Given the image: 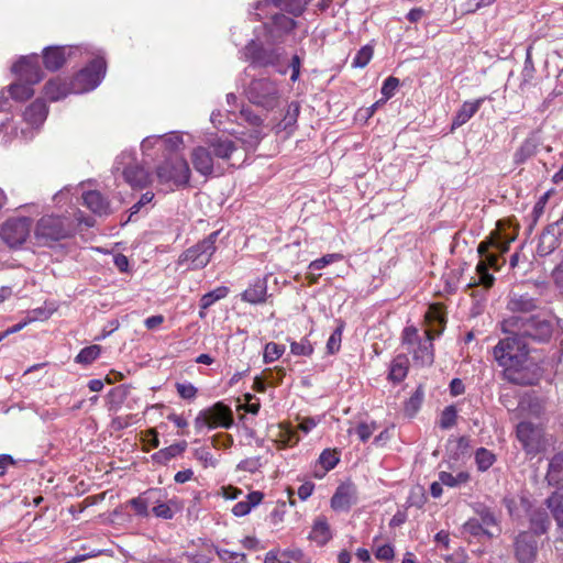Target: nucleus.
<instances>
[{
	"mask_svg": "<svg viewBox=\"0 0 563 563\" xmlns=\"http://www.w3.org/2000/svg\"><path fill=\"white\" fill-rule=\"evenodd\" d=\"M510 335L500 340L494 347V357L504 368L508 380L519 385H531L536 377L530 373L534 364L530 361L525 339L518 330L506 331Z\"/></svg>",
	"mask_w": 563,
	"mask_h": 563,
	"instance_id": "1",
	"label": "nucleus"
},
{
	"mask_svg": "<svg viewBox=\"0 0 563 563\" xmlns=\"http://www.w3.org/2000/svg\"><path fill=\"white\" fill-rule=\"evenodd\" d=\"M444 317L439 306L429 307L426 313L427 327L420 331L413 325L406 327L401 333L405 350L418 366H430L434 361L432 341L444 330Z\"/></svg>",
	"mask_w": 563,
	"mask_h": 563,
	"instance_id": "2",
	"label": "nucleus"
},
{
	"mask_svg": "<svg viewBox=\"0 0 563 563\" xmlns=\"http://www.w3.org/2000/svg\"><path fill=\"white\" fill-rule=\"evenodd\" d=\"M303 9L302 0H258L253 14L257 20H267L264 21V26L272 41L275 42L295 26V21L279 11L299 15Z\"/></svg>",
	"mask_w": 563,
	"mask_h": 563,
	"instance_id": "3",
	"label": "nucleus"
},
{
	"mask_svg": "<svg viewBox=\"0 0 563 563\" xmlns=\"http://www.w3.org/2000/svg\"><path fill=\"white\" fill-rule=\"evenodd\" d=\"M12 71L16 75V81L9 86L10 96L16 101H24L31 98L34 93L33 86L40 82L43 77L38 56L21 57L13 65Z\"/></svg>",
	"mask_w": 563,
	"mask_h": 563,
	"instance_id": "4",
	"label": "nucleus"
},
{
	"mask_svg": "<svg viewBox=\"0 0 563 563\" xmlns=\"http://www.w3.org/2000/svg\"><path fill=\"white\" fill-rule=\"evenodd\" d=\"M512 241L514 238L503 239L500 233L496 232L489 240L479 243L477 252L481 255V261L476 265V273L479 284L484 287H492L495 280L494 276L488 273V268L499 269L498 256L494 253H489V247H494L498 250L500 254H504L509 250V244Z\"/></svg>",
	"mask_w": 563,
	"mask_h": 563,
	"instance_id": "5",
	"label": "nucleus"
},
{
	"mask_svg": "<svg viewBox=\"0 0 563 563\" xmlns=\"http://www.w3.org/2000/svg\"><path fill=\"white\" fill-rule=\"evenodd\" d=\"M190 168L184 157L172 155L156 168V179L163 190L184 187L190 179Z\"/></svg>",
	"mask_w": 563,
	"mask_h": 563,
	"instance_id": "6",
	"label": "nucleus"
},
{
	"mask_svg": "<svg viewBox=\"0 0 563 563\" xmlns=\"http://www.w3.org/2000/svg\"><path fill=\"white\" fill-rule=\"evenodd\" d=\"M73 234L69 219L59 216H43L35 224L34 239L38 245L48 246Z\"/></svg>",
	"mask_w": 563,
	"mask_h": 563,
	"instance_id": "7",
	"label": "nucleus"
},
{
	"mask_svg": "<svg viewBox=\"0 0 563 563\" xmlns=\"http://www.w3.org/2000/svg\"><path fill=\"white\" fill-rule=\"evenodd\" d=\"M236 100L238 99L234 93L227 95V103L230 107L228 110L229 117H233L232 120L239 121V124H247L249 132L246 134L243 131H233V133L242 141L244 145L254 147L262 137L263 120L246 108H242L239 114L234 113L232 108L236 104Z\"/></svg>",
	"mask_w": 563,
	"mask_h": 563,
	"instance_id": "8",
	"label": "nucleus"
},
{
	"mask_svg": "<svg viewBox=\"0 0 563 563\" xmlns=\"http://www.w3.org/2000/svg\"><path fill=\"white\" fill-rule=\"evenodd\" d=\"M503 330H518L522 338L529 336L536 341L545 342L552 335L553 325L551 321L539 316L528 319L511 317L503 322Z\"/></svg>",
	"mask_w": 563,
	"mask_h": 563,
	"instance_id": "9",
	"label": "nucleus"
},
{
	"mask_svg": "<svg viewBox=\"0 0 563 563\" xmlns=\"http://www.w3.org/2000/svg\"><path fill=\"white\" fill-rule=\"evenodd\" d=\"M246 96L250 102L267 111L278 107L282 99L280 88L268 78L253 80L247 88Z\"/></svg>",
	"mask_w": 563,
	"mask_h": 563,
	"instance_id": "10",
	"label": "nucleus"
},
{
	"mask_svg": "<svg viewBox=\"0 0 563 563\" xmlns=\"http://www.w3.org/2000/svg\"><path fill=\"white\" fill-rule=\"evenodd\" d=\"M106 74V62L103 57L97 56L87 67L81 69L70 82L73 93H84L93 90L99 86Z\"/></svg>",
	"mask_w": 563,
	"mask_h": 563,
	"instance_id": "11",
	"label": "nucleus"
},
{
	"mask_svg": "<svg viewBox=\"0 0 563 563\" xmlns=\"http://www.w3.org/2000/svg\"><path fill=\"white\" fill-rule=\"evenodd\" d=\"M195 428L200 432L203 428L217 429L224 428L229 429L233 424V416L231 409L222 402L200 410L195 418Z\"/></svg>",
	"mask_w": 563,
	"mask_h": 563,
	"instance_id": "12",
	"label": "nucleus"
},
{
	"mask_svg": "<svg viewBox=\"0 0 563 563\" xmlns=\"http://www.w3.org/2000/svg\"><path fill=\"white\" fill-rule=\"evenodd\" d=\"M219 232H212L205 240L188 249L180 256V264H186L189 268H203L210 262L216 252V241Z\"/></svg>",
	"mask_w": 563,
	"mask_h": 563,
	"instance_id": "13",
	"label": "nucleus"
},
{
	"mask_svg": "<svg viewBox=\"0 0 563 563\" xmlns=\"http://www.w3.org/2000/svg\"><path fill=\"white\" fill-rule=\"evenodd\" d=\"M31 232V220L25 217L7 220L0 230V236L10 247L22 245Z\"/></svg>",
	"mask_w": 563,
	"mask_h": 563,
	"instance_id": "14",
	"label": "nucleus"
},
{
	"mask_svg": "<svg viewBox=\"0 0 563 563\" xmlns=\"http://www.w3.org/2000/svg\"><path fill=\"white\" fill-rule=\"evenodd\" d=\"M244 56L255 66H274L282 75L287 71L286 67L282 65V54L278 49H265L254 41L244 48Z\"/></svg>",
	"mask_w": 563,
	"mask_h": 563,
	"instance_id": "15",
	"label": "nucleus"
},
{
	"mask_svg": "<svg viewBox=\"0 0 563 563\" xmlns=\"http://www.w3.org/2000/svg\"><path fill=\"white\" fill-rule=\"evenodd\" d=\"M517 438L528 454H537L545 449V440L540 428L530 422L517 426Z\"/></svg>",
	"mask_w": 563,
	"mask_h": 563,
	"instance_id": "16",
	"label": "nucleus"
},
{
	"mask_svg": "<svg viewBox=\"0 0 563 563\" xmlns=\"http://www.w3.org/2000/svg\"><path fill=\"white\" fill-rule=\"evenodd\" d=\"M77 54H82L79 46H55L47 47L44 51V64L48 70L59 69L65 62Z\"/></svg>",
	"mask_w": 563,
	"mask_h": 563,
	"instance_id": "17",
	"label": "nucleus"
},
{
	"mask_svg": "<svg viewBox=\"0 0 563 563\" xmlns=\"http://www.w3.org/2000/svg\"><path fill=\"white\" fill-rule=\"evenodd\" d=\"M357 501V492L353 484L343 483L338 486L331 498V508L338 512H347Z\"/></svg>",
	"mask_w": 563,
	"mask_h": 563,
	"instance_id": "18",
	"label": "nucleus"
},
{
	"mask_svg": "<svg viewBox=\"0 0 563 563\" xmlns=\"http://www.w3.org/2000/svg\"><path fill=\"white\" fill-rule=\"evenodd\" d=\"M126 156V154H121L115 162V170H122V174L124 176V179L126 183H129L132 187H144L150 181L148 174L140 166L133 165V166H126L122 169V159ZM128 157H130L128 155Z\"/></svg>",
	"mask_w": 563,
	"mask_h": 563,
	"instance_id": "19",
	"label": "nucleus"
},
{
	"mask_svg": "<svg viewBox=\"0 0 563 563\" xmlns=\"http://www.w3.org/2000/svg\"><path fill=\"white\" fill-rule=\"evenodd\" d=\"M158 490L148 489L137 497L130 499L128 504L134 509L135 515L146 518L150 515V506L158 503Z\"/></svg>",
	"mask_w": 563,
	"mask_h": 563,
	"instance_id": "20",
	"label": "nucleus"
},
{
	"mask_svg": "<svg viewBox=\"0 0 563 563\" xmlns=\"http://www.w3.org/2000/svg\"><path fill=\"white\" fill-rule=\"evenodd\" d=\"M47 115L46 104L42 100L34 101L30 107L24 111L23 118L24 122L29 125L31 130L38 129L43 122L45 121Z\"/></svg>",
	"mask_w": 563,
	"mask_h": 563,
	"instance_id": "21",
	"label": "nucleus"
},
{
	"mask_svg": "<svg viewBox=\"0 0 563 563\" xmlns=\"http://www.w3.org/2000/svg\"><path fill=\"white\" fill-rule=\"evenodd\" d=\"M267 297V277L257 278L242 294V300L252 305L263 303Z\"/></svg>",
	"mask_w": 563,
	"mask_h": 563,
	"instance_id": "22",
	"label": "nucleus"
},
{
	"mask_svg": "<svg viewBox=\"0 0 563 563\" xmlns=\"http://www.w3.org/2000/svg\"><path fill=\"white\" fill-rule=\"evenodd\" d=\"M191 162L194 168L203 176L213 172V158L205 146H197L192 150Z\"/></svg>",
	"mask_w": 563,
	"mask_h": 563,
	"instance_id": "23",
	"label": "nucleus"
},
{
	"mask_svg": "<svg viewBox=\"0 0 563 563\" xmlns=\"http://www.w3.org/2000/svg\"><path fill=\"white\" fill-rule=\"evenodd\" d=\"M309 539L318 545H324L332 539V531L324 516H318L314 519Z\"/></svg>",
	"mask_w": 563,
	"mask_h": 563,
	"instance_id": "24",
	"label": "nucleus"
},
{
	"mask_svg": "<svg viewBox=\"0 0 563 563\" xmlns=\"http://www.w3.org/2000/svg\"><path fill=\"white\" fill-rule=\"evenodd\" d=\"M82 199L87 208L98 216H107L111 212L108 200L99 191L91 190L82 194Z\"/></svg>",
	"mask_w": 563,
	"mask_h": 563,
	"instance_id": "25",
	"label": "nucleus"
},
{
	"mask_svg": "<svg viewBox=\"0 0 563 563\" xmlns=\"http://www.w3.org/2000/svg\"><path fill=\"white\" fill-rule=\"evenodd\" d=\"M483 102V98L476 99L474 101H465L456 112L452 121L451 129L455 130L465 124L479 110Z\"/></svg>",
	"mask_w": 563,
	"mask_h": 563,
	"instance_id": "26",
	"label": "nucleus"
},
{
	"mask_svg": "<svg viewBox=\"0 0 563 563\" xmlns=\"http://www.w3.org/2000/svg\"><path fill=\"white\" fill-rule=\"evenodd\" d=\"M69 93H73L70 84L63 81L60 78L48 80L44 87V96L49 101H58Z\"/></svg>",
	"mask_w": 563,
	"mask_h": 563,
	"instance_id": "27",
	"label": "nucleus"
},
{
	"mask_svg": "<svg viewBox=\"0 0 563 563\" xmlns=\"http://www.w3.org/2000/svg\"><path fill=\"white\" fill-rule=\"evenodd\" d=\"M207 144L213 150L214 156L221 159H229L235 151L234 143L223 136H211L207 140Z\"/></svg>",
	"mask_w": 563,
	"mask_h": 563,
	"instance_id": "28",
	"label": "nucleus"
},
{
	"mask_svg": "<svg viewBox=\"0 0 563 563\" xmlns=\"http://www.w3.org/2000/svg\"><path fill=\"white\" fill-rule=\"evenodd\" d=\"M528 539L527 533H521L516 541V555L521 563H532L536 555V542Z\"/></svg>",
	"mask_w": 563,
	"mask_h": 563,
	"instance_id": "29",
	"label": "nucleus"
},
{
	"mask_svg": "<svg viewBox=\"0 0 563 563\" xmlns=\"http://www.w3.org/2000/svg\"><path fill=\"white\" fill-rule=\"evenodd\" d=\"M150 142L159 144V150L174 152L183 144V137L179 133L172 132L164 135H153L144 139V145L147 146Z\"/></svg>",
	"mask_w": 563,
	"mask_h": 563,
	"instance_id": "30",
	"label": "nucleus"
},
{
	"mask_svg": "<svg viewBox=\"0 0 563 563\" xmlns=\"http://www.w3.org/2000/svg\"><path fill=\"white\" fill-rule=\"evenodd\" d=\"M187 442L186 441H180L178 443H174L167 448H164L159 451H157L156 453H154L152 455V459L153 461H155L156 463H159V464H166L168 463L172 459L180 455L181 453H184L187 449Z\"/></svg>",
	"mask_w": 563,
	"mask_h": 563,
	"instance_id": "31",
	"label": "nucleus"
},
{
	"mask_svg": "<svg viewBox=\"0 0 563 563\" xmlns=\"http://www.w3.org/2000/svg\"><path fill=\"white\" fill-rule=\"evenodd\" d=\"M547 478L550 485L563 487V452L551 460Z\"/></svg>",
	"mask_w": 563,
	"mask_h": 563,
	"instance_id": "32",
	"label": "nucleus"
},
{
	"mask_svg": "<svg viewBox=\"0 0 563 563\" xmlns=\"http://www.w3.org/2000/svg\"><path fill=\"white\" fill-rule=\"evenodd\" d=\"M263 499V494L260 492H252L247 494L246 499L236 503L233 508L232 512L236 517H242L247 515L253 507L257 506Z\"/></svg>",
	"mask_w": 563,
	"mask_h": 563,
	"instance_id": "33",
	"label": "nucleus"
},
{
	"mask_svg": "<svg viewBox=\"0 0 563 563\" xmlns=\"http://www.w3.org/2000/svg\"><path fill=\"white\" fill-rule=\"evenodd\" d=\"M408 368V357L404 354L397 355L390 364L389 378L395 383L401 382L407 376Z\"/></svg>",
	"mask_w": 563,
	"mask_h": 563,
	"instance_id": "34",
	"label": "nucleus"
},
{
	"mask_svg": "<svg viewBox=\"0 0 563 563\" xmlns=\"http://www.w3.org/2000/svg\"><path fill=\"white\" fill-rule=\"evenodd\" d=\"M301 559L302 552L299 550L284 552L271 551L266 554L264 563H291V561L306 563Z\"/></svg>",
	"mask_w": 563,
	"mask_h": 563,
	"instance_id": "35",
	"label": "nucleus"
},
{
	"mask_svg": "<svg viewBox=\"0 0 563 563\" xmlns=\"http://www.w3.org/2000/svg\"><path fill=\"white\" fill-rule=\"evenodd\" d=\"M340 461V454L335 450L325 449L319 456L318 464L322 467V473L316 472V477L322 478L324 474L333 470Z\"/></svg>",
	"mask_w": 563,
	"mask_h": 563,
	"instance_id": "36",
	"label": "nucleus"
},
{
	"mask_svg": "<svg viewBox=\"0 0 563 563\" xmlns=\"http://www.w3.org/2000/svg\"><path fill=\"white\" fill-rule=\"evenodd\" d=\"M539 142L536 137H528L523 141L520 147L515 153V162L517 164L525 163L528 158L533 156L537 152Z\"/></svg>",
	"mask_w": 563,
	"mask_h": 563,
	"instance_id": "37",
	"label": "nucleus"
},
{
	"mask_svg": "<svg viewBox=\"0 0 563 563\" xmlns=\"http://www.w3.org/2000/svg\"><path fill=\"white\" fill-rule=\"evenodd\" d=\"M440 482L448 487H459L470 479V474L467 472L461 471L456 474L441 472L439 474Z\"/></svg>",
	"mask_w": 563,
	"mask_h": 563,
	"instance_id": "38",
	"label": "nucleus"
},
{
	"mask_svg": "<svg viewBox=\"0 0 563 563\" xmlns=\"http://www.w3.org/2000/svg\"><path fill=\"white\" fill-rule=\"evenodd\" d=\"M548 507L551 509L558 525L563 528V494L555 492L548 498Z\"/></svg>",
	"mask_w": 563,
	"mask_h": 563,
	"instance_id": "39",
	"label": "nucleus"
},
{
	"mask_svg": "<svg viewBox=\"0 0 563 563\" xmlns=\"http://www.w3.org/2000/svg\"><path fill=\"white\" fill-rule=\"evenodd\" d=\"M228 294H229V288L225 286L217 287L216 289L205 294L200 300L201 310L208 309L216 301L225 298L228 296Z\"/></svg>",
	"mask_w": 563,
	"mask_h": 563,
	"instance_id": "40",
	"label": "nucleus"
},
{
	"mask_svg": "<svg viewBox=\"0 0 563 563\" xmlns=\"http://www.w3.org/2000/svg\"><path fill=\"white\" fill-rule=\"evenodd\" d=\"M101 353V346L100 345H90L87 347H84L75 357V362L82 365H89L93 361H96Z\"/></svg>",
	"mask_w": 563,
	"mask_h": 563,
	"instance_id": "41",
	"label": "nucleus"
},
{
	"mask_svg": "<svg viewBox=\"0 0 563 563\" xmlns=\"http://www.w3.org/2000/svg\"><path fill=\"white\" fill-rule=\"evenodd\" d=\"M496 461L495 454L485 448H479L475 452V462L478 471H487Z\"/></svg>",
	"mask_w": 563,
	"mask_h": 563,
	"instance_id": "42",
	"label": "nucleus"
},
{
	"mask_svg": "<svg viewBox=\"0 0 563 563\" xmlns=\"http://www.w3.org/2000/svg\"><path fill=\"white\" fill-rule=\"evenodd\" d=\"M462 533L470 534L472 537H479L482 534L487 536L488 538L494 537V533L488 529L484 528L483 525L477 519L467 520L462 528Z\"/></svg>",
	"mask_w": 563,
	"mask_h": 563,
	"instance_id": "43",
	"label": "nucleus"
},
{
	"mask_svg": "<svg viewBox=\"0 0 563 563\" xmlns=\"http://www.w3.org/2000/svg\"><path fill=\"white\" fill-rule=\"evenodd\" d=\"M343 260V255L340 253L325 254L320 258H317L308 265V269L311 272L320 271L325 268L328 265L340 262Z\"/></svg>",
	"mask_w": 563,
	"mask_h": 563,
	"instance_id": "44",
	"label": "nucleus"
},
{
	"mask_svg": "<svg viewBox=\"0 0 563 563\" xmlns=\"http://www.w3.org/2000/svg\"><path fill=\"white\" fill-rule=\"evenodd\" d=\"M536 307L531 298L525 296H514L508 302L509 310L516 311H531Z\"/></svg>",
	"mask_w": 563,
	"mask_h": 563,
	"instance_id": "45",
	"label": "nucleus"
},
{
	"mask_svg": "<svg viewBox=\"0 0 563 563\" xmlns=\"http://www.w3.org/2000/svg\"><path fill=\"white\" fill-rule=\"evenodd\" d=\"M285 353V346L275 342H268L264 347V363L269 364L277 361Z\"/></svg>",
	"mask_w": 563,
	"mask_h": 563,
	"instance_id": "46",
	"label": "nucleus"
},
{
	"mask_svg": "<svg viewBox=\"0 0 563 563\" xmlns=\"http://www.w3.org/2000/svg\"><path fill=\"white\" fill-rule=\"evenodd\" d=\"M561 234H563V213L558 221L548 227L547 232L542 235V242L550 240V246L553 247L556 236Z\"/></svg>",
	"mask_w": 563,
	"mask_h": 563,
	"instance_id": "47",
	"label": "nucleus"
},
{
	"mask_svg": "<svg viewBox=\"0 0 563 563\" xmlns=\"http://www.w3.org/2000/svg\"><path fill=\"white\" fill-rule=\"evenodd\" d=\"M373 57V48L369 45L363 46L357 51L356 55L352 60V66L356 68L365 67Z\"/></svg>",
	"mask_w": 563,
	"mask_h": 563,
	"instance_id": "48",
	"label": "nucleus"
},
{
	"mask_svg": "<svg viewBox=\"0 0 563 563\" xmlns=\"http://www.w3.org/2000/svg\"><path fill=\"white\" fill-rule=\"evenodd\" d=\"M375 429H376V424L374 422H372V423L362 422L354 429L350 428L347 430V432H349V434L355 433L362 442H365L372 437Z\"/></svg>",
	"mask_w": 563,
	"mask_h": 563,
	"instance_id": "49",
	"label": "nucleus"
},
{
	"mask_svg": "<svg viewBox=\"0 0 563 563\" xmlns=\"http://www.w3.org/2000/svg\"><path fill=\"white\" fill-rule=\"evenodd\" d=\"M278 442L282 444L283 448L292 446L297 444L299 442L297 431L291 429L290 427H282Z\"/></svg>",
	"mask_w": 563,
	"mask_h": 563,
	"instance_id": "50",
	"label": "nucleus"
},
{
	"mask_svg": "<svg viewBox=\"0 0 563 563\" xmlns=\"http://www.w3.org/2000/svg\"><path fill=\"white\" fill-rule=\"evenodd\" d=\"M456 418H457V411H456L455 407L454 406L445 407L440 417V422H439L440 427L442 429L452 428L456 422Z\"/></svg>",
	"mask_w": 563,
	"mask_h": 563,
	"instance_id": "51",
	"label": "nucleus"
},
{
	"mask_svg": "<svg viewBox=\"0 0 563 563\" xmlns=\"http://www.w3.org/2000/svg\"><path fill=\"white\" fill-rule=\"evenodd\" d=\"M152 506V511L155 517L166 520L172 519L174 517V510L172 509L169 503L161 501V499L158 498V503H155Z\"/></svg>",
	"mask_w": 563,
	"mask_h": 563,
	"instance_id": "52",
	"label": "nucleus"
},
{
	"mask_svg": "<svg viewBox=\"0 0 563 563\" xmlns=\"http://www.w3.org/2000/svg\"><path fill=\"white\" fill-rule=\"evenodd\" d=\"M374 555L378 561L389 562L395 558V549L389 543L382 544L375 549Z\"/></svg>",
	"mask_w": 563,
	"mask_h": 563,
	"instance_id": "53",
	"label": "nucleus"
},
{
	"mask_svg": "<svg viewBox=\"0 0 563 563\" xmlns=\"http://www.w3.org/2000/svg\"><path fill=\"white\" fill-rule=\"evenodd\" d=\"M290 351L294 355L309 356L312 354L313 347L307 339H302L299 342H291Z\"/></svg>",
	"mask_w": 563,
	"mask_h": 563,
	"instance_id": "54",
	"label": "nucleus"
},
{
	"mask_svg": "<svg viewBox=\"0 0 563 563\" xmlns=\"http://www.w3.org/2000/svg\"><path fill=\"white\" fill-rule=\"evenodd\" d=\"M217 553L225 563H245V555L238 552H232L225 549H218Z\"/></svg>",
	"mask_w": 563,
	"mask_h": 563,
	"instance_id": "55",
	"label": "nucleus"
},
{
	"mask_svg": "<svg viewBox=\"0 0 563 563\" xmlns=\"http://www.w3.org/2000/svg\"><path fill=\"white\" fill-rule=\"evenodd\" d=\"M176 389L178 395L186 400H194L197 396V388L191 383H177Z\"/></svg>",
	"mask_w": 563,
	"mask_h": 563,
	"instance_id": "56",
	"label": "nucleus"
},
{
	"mask_svg": "<svg viewBox=\"0 0 563 563\" xmlns=\"http://www.w3.org/2000/svg\"><path fill=\"white\" fill-rule=\"evenodd\" d=\"M195 457L200 461L205 467H214L217 465V460L213 457L212 453L207 448H199L195 450Z\"/></svg>",
	"mask_w": 563,
	"mask_h": 563,
	"instance_id": "57",
	"label": "nucleus"
},
{
	"mask_svg": "<svg viewBox=\"0 0 563 563\" xmlns=\"http://www.w3.org/2000/svg\"><path fill=\"white\" fill-rule=\"evenodd\" d=\"M399 86V80L396 77H388L382 87V95L384 96V101L388 100L395 95L396 89Z\"/></svg>",
	"mask_w": 563,
	"mask_h": 563,
	"instance_id": "58",
	"label": "nucleus"
},
{
	"mask_svg": "<svg viewBox=\"0 0 563 563\" xmlns=\"http://www.w3.org/2000/svg\"><path fill=\"white\" fill-rule=\"evenodd\" d=\"M341 330L336 329L329 338L327 342L328 352L333 354L340 350L341 346Z\"/></svg>",
	"mask_w": 563,
	"mask_h": 563,
	"instance_id": "59",
	"label": "nucleus"
},
{
	"mask_svg": "<svg viewBox=\"0 0 563 563\" xmlns=\"http://www.w3.org/2000/svg\"><path fill=\"white\" fill-rule=\"evenodd\" d=\"M232 443V437L225 433H219L212 438V445L216 449H227L231 446Z\"/></svg>",
	"mask_w": 563,
	"mask_h": 563,
	"instance_id": "60",
	"label": "nucleus"
},
{
	"mask_svg": "<svg viewBox=\"0 0 563 563\" xmlns=\"http://www.w3.org/2000/svg\"><path fill=\"white\" fill-rule=\"evenodd\" d=\"M313 489H314L313 483L306 482V483H303L302 485L299 486L298 492H297L298 497L301 500H306V499H308L312 495Z\"/></svg>",
	"mask_w": 563,
	"mask_h": 563,
	"instance_id": "61",
	"label": "nucleus"
},
{
	"mask_svg": "<svg viewBox=\"0 0 563 563\" xmlns=\"http://www.w3.org/2000/svg\"><path fill=\"white\" fill-rule=\"evenodd\" d=\"M300 58L298 55H294L291 57V62L289 64V67L291 68V76H290V80L291 81H296L298 78H299V75H300Z\"/></svg>",
	"mask_w": 563,
	"mask_h": 563,
	"instance_id": "62",
	"label": "nucleus"
},
{
	"mask_svg": "<svg viewBox=\"0 0 563 563\" xmlns=\"http://www.w3.org/2000/svg\"><path fill=\"white\" fill-rule=\"evenodd\" d=\"M479 517H481V520H482L481 523L486 529H488V527H490V526H495L496 525V518H495L494 514L490 512L487 509H484L483 511H481L479 512Z\"/></svg>",
	"mask_w": 563,
	"mask_h": 563,
	"instance_id": "63",
	"label": "nucleus"
},
{
	"mask_svg": "<svg viewBox=\"0 0 563 563\" xmlns=\"http://www.w3.org/2000/svg\"><path fill=\"white\" fill-rule=\"evenodd\" d=\"M114 265L120 272H126L129 267V260L123 254H118L113 258Z\"/></svg>",
	"mask_w": 563,
	"mask_h": 563,
	"instance_id": "64",
	"label": "nucleus"
}]
</instances>
